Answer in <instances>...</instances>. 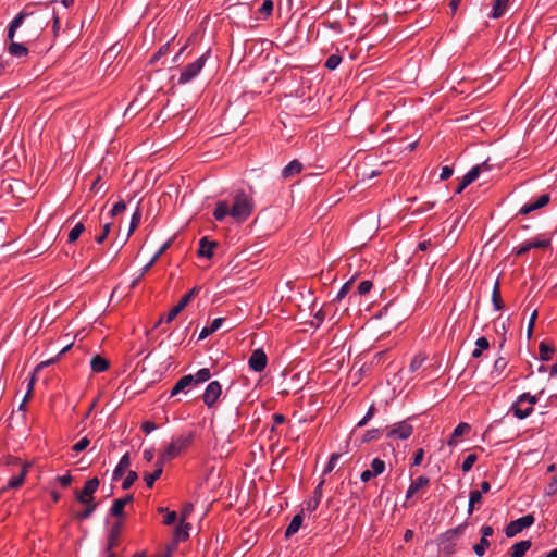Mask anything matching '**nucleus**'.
<instances>
[{
  "mask_svg": "<svg viewBox=\"0 0 557 557\" xmlns=\"http://www.w3.org/2000/svg\"><path fill=\"white\" fill-rule=\"evenodd\" d=\"M50 4L51 3H47L36 11L27 12L24 10L18 13L25 14V20L23 23L24 28L21 33V38L23 40L32 41L37 38L51 20L54 22V30L59 27V17L57 16L54 8L51 9Z\"/></svg>",
  "mask_w": 557,
  "mask_h": 557,
  "instance_id": "nucleus-1",
  "label": "nucleus"
},
{
  "mask_svg": "<svg viewBox=\"0 0 557 557\" xmlns=\"http://www.w3.org/2000/svg\"><path fill=\"white\" fill-rule=\"evenodd\" d=\"M25 20V14H17L8 27V39L10 40V45L8 47V51L11 55L16 58H22L27 55L28 49L24 42H16L14 40L16 30L23 26Z\"/></svg>",
  "mask_w": 557,
  "mask_h": 557,
  "instance_id": "nucleus-2",
  "label": "nucleus"
},
{
  "mask_svg": "<svg viewBox=\"0 0 557 557\" xmlns=\"http://www.w3.org/2000/svg\"><path fill=\"white\" fill-rule=\"evenodd\" d=\"M252 209L251 199L244 191H240L234 198V203L231 207V216L237 222H244L252 213Z\"/></svg>",
  "mask_w": 557,
  "mask_h": 557,
  "instance_id": "nucleus-3",
  "label": "nucleus"
},
{
  "mask_svg": "<svg viewBox=\"0 0 557 557\" xmlns=\"http://www.w3.org/2000/svg\"><path fill=\"white\" fill-rule=\"evenodd\" d=\"M208 58V52L200 55L196 61L187 64L182 69L177 83L181 85L187 84L193 81L202 70Z\"/></svg>",
  "mask_w": 557,
  "mask_h": 557,
  "instance_id": "nucleus-4",
  "label": "nucleus"
},
{
  "mask_svg": "<svg viewBox=\"0 0 557 557\" xmlns=\"http://www.w3.org/2000/svg\"><path fill=\"white\" fill-rule=\"evenodd\" d=\"M191 442V435L189 436H178L176 438H172L171 443L164 448L162 454L165 458L170 460L174 459L183 451Z\"/></svg>",
  "mask_w": 557,
  "mask_h": 557,
  "instance_id": "nucleus-5",
  "label": "nucleus"
},
{
  "mask_svg": "<svg viewBox=\"0 0 557 557\" xmlns=\"http://www.w3.org/2000/svg\"><path fill=\"white\" fill-rule=\"evenodd\" d=\"M535 519L533 515H525L517 520L511 521L505 529L507 537H513L523 529L531 527Z\"/></svg>",
  "mask_w": 557,
  "mask_h": 557,
  "instance_id": "nucleus-6",
  "label": "nucleus"
},
{
  "mask_svg": "<svg viewBox=\"0 0 557 557\" xmlns=\"http://www.w3.org/2000/svg\"><path fill=\"white\" fill-rule=\"evenodd\" d=\"M100 481L98 478L88 480L81 492H76V499L79 503H96L95 492L98 490Z\"/></svg>",
  "mask_w": 557,
  "mask_h": 557,
  "instance_id": "nucleus-7",
  "label": "nucleus"
},
{
  "mask_svg": "<svg viewBox=\"0 0 557 557\" xmlns=\"http://www.w3.org/2000/svg\"><path fill=\"white\" fill-rule=\"evenodd\" d=\"M198 292H199L198 287H194L187 294H185L181 298L178 304L176 306H174L171 309V311L168 313V315L165 318V322L166 323L172 322L177 317V314H180L186 308V306L194 299V297L198 294Z\"/></svg>",
  "mask_w": 557,
  "mask_h": 557,
  "instance_id": "nucleus-8",
  "label": "nucleus"
},
{
  "mask_svg": "<svg viewBox=\"0 0 557 557\" xmlns=\"http://www.w3.org/2000/svg\"><path fill=\"white\" fill-rule=\"evenodd\" d=\"M413 432V428L407 421H401L393 424L387 431V437L407 440Z\"/></svg>",
  "mask_w": 557,
  "mask_h": 557,
  "instance_id": "nucleus-9",
  "label": "nucleus"
},
{
  "mask_svg": "<svg viewBox=\"0 0 557 557\" xmlns=\"http://www.w3.org/2000/svg\"><path fill=\"white\" fill-rule=\"evenodd\" d=\"M222 393V386L218 381H212L208 384L202 398L205 404L210 408L219 399Z\"/></svg>",
  "mask_w": 557,
  "mask_h": 557,
  "instance_id": "nucleus-10",
  "label": "nucleus"
},
{
  "mask_svg": "<svg viewBox=\"0 0 557 557\" xmlns=\"http://www.w3.org/2000/svg\"><path fill=\"white\" fill-rule=\"evenodd\" d=\"M268 363V357L262 349H256L249 357V368L255 372H261L265 369Z\"/></svg>",
  "mask_w": 557,
  "mask_h": 557,
  "instance_id": "nucleus-11",
  "label": "nucleus"
},
{
  "mask_svg": "<svg viewBox=\"0 0 557 557\" xmlns=\"http://www.w3.org/2000/svg\"><path fill=\"white\" fill-rule=\"evenodd\" d=\"M550 200V196L549 194H542L541 196H539L536 198V200L534 201H530L528 203H525L521 209H520V213L521 214H529L530 212L534 211V210H537L540 208H543L544 206H546Z\"/></svg>",
  "mask_w": 557,
  "mask_h": 557,
  "instance_id": "nucleus-12",
  "label": "nucleus"
},
{
  "mask_svg": "<svg viewBox=\"0 0 557 557\" xmlns=\"http://www.w3.org/2000/svg\"><path fill=\"white\" fill-rule=\"evenodd\" d=\"M218 246L215 240H210L208 237H202L199 240L198 256L207 259L212 258L213 249Z\"/></svg>",
  "mask_w": 557,
  "mask_h": 557,
  "instance_id": "nucleus-13",
  "label": "nucleus"
},
{
  "mask_svg": "<svg viewBox=\"0 0 557 557\" xmlns=\"http://www.w3.org/2000/svg\"><path fill=\"white\" fill-rule=\"evenodd\" d=\"M191 385H194L193 374L182 376L171 389L170 397H174L181 392H185Z\"/></svg>",
  "mask_w": 557,
  "mask_h": 557,
  "instance_id": "nucleus-14",
  "label": "nucleus"
},
{
  "mask_svg": "<svg viewBox=\"0 0 557 557\" xmlns=\"http://www.w3.org/2000/svg\"><path fill=\"white\" fill-rule=\"evenodd\" d=\"M430 484V480L426 476H419L416 480H412L407 493L406 498L409 499L413 497L421 488L426 487Z\"/></svg>",
  "mask_w": 557,
  "mask_h": 557,
  "instance_id": "nucleus-15",
  "label": "nucleus"
},
{
  "mask_svg": "<svg viewBox=\"0 0 557 557\" xmlns=\"http://www.w3.org/2000/svg\"><path fill=\"white\" fill-rule=\"evenodd\" d=\"M28 466H23L20 473L17 475L12 476L8 483L2 487L1 492H5L9 488H17L20 487L25 480L27 473Z\"/></svg>",
  "mask_w": 557,
  "mask_h": 557,
  "instance_id": "nucleus-16",
  "label": "nucleus"
},
{
  "mask_svg": "<svg viewBox=\"0 0 557 557\" xmlns=\"http://www.w3.org/2000/svg\"><path fill=\"white\" fill-rule=\"evenodd\" d=\"M532 543L530 540L520 541L515 543L510 549V557H523L525 553L531 548Z\"/></svg>",
  "mask_w": 557,
  "mask_h": 557,
  "instance_id": "nucleus-17",
  "label": "nucleus"
},
{
  "mask_svg": "<svg viewBox=\"0 0 557 557\" xmlns=\"http://www.w3.org/2000/svg\"><path fill=\"white\" fill-rule=\"evenodd\" d=\"M302 170V164L298 160L290 161L283 170L282 176L284 178H290L299 174Z\"/></svg>",
  "mask_w": 557,
  "mask_h": 557,
  "instance_id": "nucleus-18",
  "label": "nucleus"
},
{
  "mask_svg": "<svg viewBox=\"0 0 557 557\" xmlns=\"http://www.w3.org/2000/svg\"><path fill=\"white\" fill-rule=\"evenodd\" d=\"M131 465V458H129V454L126 453L119 461L117 466L115 467L114 471H113V480L116 481L119 480L120 478L123 476V474L125 473L126 469L129 467Z\"/></svg>",
  "mask_w": 557,
  "mask_h": 557,
  "instance_id": "nucleus-19",
  "label": "nucleus"
},
{
  "mask_svg": "<svg viewBox=\"0 0 557 557\" xmlns=\"http://www.w3.org/2000/svg\"><path fill=\"white\" fill-rule=\"evenodd\" d=\"M120 535H121V522H115L112 525V528L110 530L109 537H108V546H107L108 550L113 549L117 545Z\"/></svg>",
  "mask_w": 557,
  "mask_h": 557,
  "instance_id": "nucleus-20",
  "label": "nucleus"
},
{
  "mask_svg": "<svg viewBox=\"0 0 557 557\" xmlns=\"http://www.w3.org/2000/svg\"><path fill=\"white\" fill-rule=\"evenodd\" d=\"M90 367L94 372L101 373L108 370L109 361L100 355H95L90 360Z\"/></svg>",
  "mask_w": 557,
  "mask_h": 557,
  "instance_id": "nucleus-21",
  "label": "nucleus"
},
{
  "mask_svg": "<svg viewBox=\"0 0 557 557\" xmlns=\"http://www.w3.org/2000/svg\"><path fill=\"white\" fill-rule=\"evenodd\" d=\"M470 425L466 422L459 423L453 431L450 438L448 440L447 444L449 446H455L457 444V440L459 436L463 435L465 433L469 432Z\"/></svg>",
  "mask_w": 557,
  "mask_h": 557,
  "instance_id": "nucleus-22",
  "label": "nucleus"
},
{
  "mask_svg": "<svg viewBox=\"0 0 557 557\" xmlns=\"http://www.w3.org/2000/svg\"><path fill=\"white\" fill-rule=\"evenodd\" d=\"M508 3H509V0H495L494 4H493L492 12L490 14V17H492V18L502 17L506 12Z\"/></svg>",
  "mask_w": 557,
  "mask_h": 557,
  "instance_id": "nucleus-23",
  "label": "nucleus"
},
{
  "mask_svg": "<svg viewBox=\"0 0 557 557\" xmlns=\"http://www.w3.org/2000/svg\"><path fill=\"white\" fill-rule=\"evenodd\" d=\"M231 215V207L226 201H219L213 211V216L216 221H222L226 215Z\"/></svg>",
  "mask_w": 557,
  "mask_h": 557,
  "instance_id": "nucleus-24",
  "label": "nucleus"
},
{
  "mask_svg": "<svg viewBox=\"0 0 557 557\" xmlns=\"http://www.w3.org/2000/svg\"><path fill=\"white\" fill-rule=\"evenodd\" d=\"M555 348L545 342H541L539 345L540 359L543 361H549L553 358Z\"/></svg>",
  "mask_w": 557,
  "mask_h": 557,
  "instance_id": "nucleus-25",
  "label": "nucleus"
},
{
  "mask_svg": "<svg viewBox=\"0 0 557 557\" xmlns=\"http://www.w3.org/2000/svg\"><path fill=\"white\" fill-rule=\"evenodd\" d=\"M302 523V515L301 513H297L296 516H294V518L292 519L290 523L288 524L286 531H285V536L286 537H290L292 535H294L295 533L298 532L300 525Z\"/></svg>",
  "mask_w": 557,
  "mask_h": 557,
  "instance_id": "nucleus-26",
  "label": "nucleus"
},
{
  "mask_svg": "<svg viewBox=\"0 0 557 557\" xmlns=\"http://www.w3.org/2000/svg\"><path fill=\"white\" fill-rule=\"evenodd\" d=\"M492 302L496 310H502L504 308V304L500 295V284L498 281L495 282L493 292H492Z\"/></svg>",
  "mask_w": 557,
  "mask_h": 557,
  "instance_id": "nucleus-27",
  "label": "nucleus"
},
{
  "mask_svg": "<svg viewBox=\"0 0 557 557\" xmlns=\"http://www.w3.org/2000/svg\"><path fill=\"white\" fill-rule=\"evenodd\" d=\"M523 404L524 403H520V397H518L517 401L510 408V411L513 412L515 417L520 420L525 419L531 414V410H522Z\"/></svg>",
  "mask_w": 557,
  "mask_h": 557,
  "instance_id": "nucleus-28",
  "label": "nucleus"
},
{
  "mask_svg": "<svg viewBox=\"0 0 557 557\" xmlns=\"http://www.w3.org/2000/svg\"><path fill=\"white\" fill-rule=\"evenodd\" d=\"M81 504L84 505L86 508H85V510L75 513V518L78 520L88 519L98 506L97 503H81Z\"/></svg>",
  "mask_w": 557,
  "mask_h": 557,
  "instance_id": "nucleus-29",
  "label": "nucleus"
},
{
  "mask_svg": "<svg viewBox=\"0 0 557 557\" xmlns=\"http://www.w3.org/2000/svg\"><path fill=\"white\" fill-rule=\"evenodd\" d=\"M188 529L189 524H184V521H181L180 525L174 531V539L176 542L185 541L188 537Z\"/></svg>",
  "mask_w": 557,
  "mask_h": 557,
  "instance_id": "nucleus-30",
  "label": "nucleus"
},
{
  "mask_svg": "<svg viewBox=\"0 0 557 557\" xmlns=\"http://www.w3.org/2000/svg\"><path fill=\"white\" fill-rule=\"evenodd\" d=\"M483 170H488V165L485 162L473 166L468 173L465 174L467 176V181L473 183Z\"/></svg>",
  "mask_w": 557,
  "mask_h": 557,
  "instance_id": "nucleus-31",
  "label": "nucleus"
},
{
  "mask_svg": "<svg viewBox=\"0 0 557 557\" xmlns=\"http://www.w3.org/2000/svg\"><path fill=\"white\" fill-rule=\"evenodd\" d=\"M482 499V494L480 491H471L469 494V505H468V515H472L474 510L475 504L480 503Z\"/></svg>",
  "mask_w": 557,
  "mask_h": 557,
  "instance_id": "nucleus-32",
  "label": "nucleus"
},
{
  "mask_svg": "<svg viewBox=\"0 0 557 557\" xmlns=\"http://www.w3.org/2000/svg\"><path fill=\"white\" fill-rule=\"evenodd\" d=\"M162 475L161 469H156L152 473L145 472L144 480L146 482L147 487L151 488L154 482Z\"/></svg>",
  "mask_w": 557,
  "mask_h": 557,
  "instance_id": "nucleus-33",
  "label": "nucleus"
},
{
  "mask_svg": "<svg viewBox=\"0 0 557 557\" xmlns=\"http://www.w3.org/2000/svg\"><path fill=\"white\" fill-rule=\"evenodd\" d=\"M140 220H141V211H140V208L137 207V209L135 210V212L133 213L132 219H131L127 237H129L131 234L138 227V225L140 224Z\"/></svg>",
  "mask_w": 557,
  "mask_h": 557,
  "instance_id": "nucleus-34",
  "label": "nucleus"
},
{
  "mask_svg": "<svg viewBox=\"0 0 557 557\" xmlns=\"http://www.w3.org/2000/svg\"><path fill=\"white\" fill-rule=\"evenodd\" d=\"M273 12V1L272 0H264L261 7L258 10V13L262 18H268L271 16Z\"/></svg>",
  "mask_w": 557,
  "mask_h": 557,
  "instance_id": "nucleus-35",
  "label": "nucleus"
},
{
  "mask_svg": "<svg viewBox=\"0 0 557 557\" xmlns=\"http://www.w3.org/2000/svg\"><path fill=\"white\" fill-rule=\"evenodd\" d=\"M85 231V226L82 222L77 223L69 233V243H74L78 239L82 233Z\"/></svg>",
  "mask_w": 557,
  "mask_h": 557,
  "instance_id": "nucleus-36",
  "label": "nucleus"
},
{
  "mask_svg": "<svg viewBox=\"0 0 557 557\" xmlns=\"http://www.w3.org/2000/svg\"><path fill=\"white\" fill-rule=\"evenodd\" d=\"M372 474L375 476L382 474L385 470V461L380 458H374L371 462Z\"/></svg>",
  "mask_w": 557,
  "mask_h": 557,
  "instance_id": "nucleus-37",
  "label": "nucleus"
},
{
  "mask_svg": "<svg viewBox=\"0 0 557 557\" xmlns=\"http://www.w3.org/2000/svg\"><path fill=\"white\" fill-rule=\"evenodd\" d=\"M210 370L207 368H202L197 371L194 376V384H199L208 381L210 379Z\"/></svg>",
  "mask_w": 557,
  "mask_h": 557,
  "instance_id": "nucleus-38",
  "label": "nucleus"
},
{
  "mask_svg": "<svg viewBox=\"0 0 557 557\" xmlns=\"http://www.w3.org/2000/svg\"><path fill=\"white\" fill-rule=\"evenodd\" d=\"M491 543L487 539L481 537L480 542L473 546V550L478 556H483Z\"/></svg>",
  "mask_w": 557,
  "mask_h": 557,
  "instance_id": "nucleus-39",
  "label": "nucleus"
},
{
  "mask_svg": "<svg viewBox=\"0 0 557 557\" xmlns=\"http://www.w3.org/2000/svg\"><path fill=\"white\" fill-rule=\"evenodd\" d=\"M342 62V57L339 54H331L325 61V67L329 70H335Z\"/></svg>",
  "mask_w": 557,
  "mask_h": 557,
  "instance_id": "nucleus-40",
  "label": "nucleus"
},
{
  "mask_svg": "<svg viewBox=\"0 0 557 557\" xmlns=\"http://www.w3.org/2000/svg\"><path fill=\"white\" fill-rule=\"evenodd\" d=\"M124 508H125V506L123 505L122 502H120L119 499H114L112 507L110 509V512L114 517H123Z\"/></svg>",
  "mask_w": 557,
  "mask_h": 557,
  "instance_id": "nucleus-41",
  "label": "nucleus"
},
{
  "mask_svg": "<svg viewBox=\"0 0 557 557\" xmlns=\"http://www.w3.org/2000/svg\"><path fill=\"white\" fill-rule=\"evenodd\" d=\"M478 457L475 454H470L466 457V459L463 460L462 462V471L463 472H468L471 470V468L473 467V465L475 463Z\"/></svg>",
  "mask_w": 557,
  "mask_h": 557,
  "instance_id": "nucleus-42",
  "label": "nucleus"
},
{
  "mask_svg": "<svg viewBox=\"0 0 557 557\" xmlns=\"http://www.w3.org/2000/svg\"><path fill=\"white\" fill-rule=\"evenodd\" d=\"M137 479H138V475L135 471H128L126 478L124 479V481L122 483V488L128 490Z\"/></svg>",
  "mask_w": 557,
  "mask_h": 557,
  "instance_id": "nucleus-43",
  "label": "nucleus"
},
{
  "mask_svg": "<svg viewBox=\"0 0 557 557\" xmlns=\"http://www.w3.org/2000/svg\"><path fill=\"white\" fill-rule=\"evenodd\" d=\"M466 528H467V523H462V524L456 527L455 529L448 530L446 532L447 539L453 540L455 536H459V535L463 534Z\"/></svg>",
  "mask_w": 557,
  "mask_h": 557,
  "instance_id": "nucleus-44",
  "label": "nucleus"
},
{
  "mask_svg": "<svg viewBox=\"0 0 557 557\" xmlns=\"http://www.w3.org/2000/svg\"><path fill=\"white\" fill-rule=\"evenodd\" d=\"M110 231H111V223L108 222L106 223L103 226H102V232L100 235H98L95 240L97 244H102L106 238L108 237V235L110 234Z\"/></svg>",
  "mask_w": 557,
  "mask_h": 557,
  "instance_id": "nucleus-45",
  "label": "nucleus"
},
{
  "mask_svg": "<svg viewBox=\"0 0 557 557\" xmlns=\"http://www.w3.org/2000/svg\"><path fill=\"white\" fill-rule=\"evenodd\" d=\"M550 245V239H533L529 242V247L532 248H547Z\"/></svg>",
  "mask_w": 557,
  "mask_h": 557,
  "instance_id": "nucleus-46",
  "label": "nucleus"
},
{
  "mask_svg": "<svg viewBox=\"0 0 557 557\" xmlns=\"http://www.w3.org/2000/svg\"><path fill=\"white\" fill-rule=\"evenodd\" d=\"M89 443L90 441L87 437H83L76 444L73 445L72 449L76 453H81L88 447Z\"/></svg>",
  "mask_w": 557,
  "mask_h": 557,
  "instance_id": "nucleus-47",
  "label": "nucleus"
},
{
  "mask_svg": "<svg viewBox=\"0 0 557 557\" xmlns=\"http://www.w3.org/2000/svg\"><path fill=\"white\" fill-rule=\"evenodd\" d=\"M520 397V403H528L529 406H534L537 403V397L529 393H523Z\"/></svg>",
  "mask_w": 557,
  "mask_h": 557,
  "instance_id": "nucleus-48",
  "label": "nucleus"
},
{
  "mask_svg": "<svg viewBox=\"0 0 557 557\" xmlns=\"http://www.w3.org/2000/svg\"><path fill=\"white\" fill-rule=\"evenodd\" d=\"M374 413H375V407H374V406H371V407L368 409V411H367L366 416H364V417H363V418L358 422L357 426H359V428L364 426V425L368 423V421H369L370 419H372V417L374 416Z\"/></svg>",
  "mask_w": 557,
  "mask_h": 557,
  "instance_id": "nucleus-49",
  "label": "nucleus"
},
{
  "mask_svg": "<svg viewBox=\"0 0 557 557\" xmlns=\"http://www.w3.org/2000/svg\"><path fill=\"white\" fill-rule=\"evenodd\" d=\"M339 458H341L339 454H332V456L330 457V460L324 469V474L331 472L335 468L336 462Z\"/></svg>",
  "mask_w": 557,
  "mask_h": 557,
  "instance_id": "nucleus-50",
  "label": "nucleus"
},
{
  "mask_svg": "<svg viewBox=\"0 0 557 557\" xmlns=\"http://www.w3.org/2000/svg\"><path fill=\"white\" fill-rule=\"evenodd\" d=\"M352 284H354V281H352V280H350V281L346 282V283L342 286V288L339 289V292H338V294H337V297H336V298H337V299H342V298H344V297H345V296L350 292V289H351V287H352Z\"/></svg>",
  "mask_w": 557,
  "mask_h": 557,
  "instance_id": "nucleus-51",
  "label": "nucleus"
},
{
  "mask_svg": "<svg viewBox=\"0 0 557 557\" xmlns=\"http://www.w3.org/2000/svg\"><path fill=\"white\" fill-rule=\"evenodd\" d=\"M372 282L371 281H362L359 285H358V294L359 295H366L368 294L371 288H372Z\"/></svg>",
  "mask_w": 557,
  "mask_h": 557,
  "instance_id": "nucleus-52",
  "label": "nucleus"
},
{
  "mask_svg": "<svg viewBox=\"0 0 557 557\" xmlns=\"http://www.w3.org/2000/svg\"><path fill=\"white\" fill-rule=\"evenodd\" d=\"M380 433H381L380 429H372V430L367 431L366 434L363 435V442H370V441L379 438Z\"/></svg>",
  "mask_w": 557,
  "mask_h": 557,
  "instance_id": "nucleus-53",
  "label": "nucleus"
},
{
  "mask_svg": "<svg viewBox=\"0 0 557 557\" xmlns=\"http://www.w3.org/2000/svg\"><path fill=\"white\" fill-rule=\"evenodd\" d=\"M536 318H537V310H534L532 312L531 317H530V321H529V324H528V330H527L528 338H531V336H532Z\"/></svg>",
  "mask_w": 557,
  "mask_h": 557,
  "instance_id": "nucleus-54",
  "label": "nucleus"
},
{
  "mask_svg": "<svg viewBox=\"0 0 557 557\" xmlns=\"http://www.w3.org/2000/svg\"><path fill=\"white\" fill-rule=\"evenodd\" d=\"M557 493V475H555L552 481L548 483L545 494L550 496Z\"/></svg>",
  "mask_w": 557,
  "mask_h": 557,
  "instance_id": "nucleus-55",
  "label": "nucleus"
},
{
  "mask_svg": "<svg viewBox=\"0 0 557 557\" xmlns=\"http://www.w3.org/2000/svg\"><path fill=\"white\" fill-rule=\"evenodd\" d=\"M125 209H126V203L121 200L113 206L110 214H111V216H115V215L122 213L123 211H125Z\"/></svg>",
  "mask_w": 557,
  "mask_h": 557,
  "instance_id": "nucleus-56",
  "label": "nucleus"
},
{
  "mask_svg": "<svg viewBox=\"0 0 557 557\" xmlns=\"http://www.w3.org/2000/svg\"><path fill=\"white\" fill-rule=\"evenodd\" d=\"M506 366H507V361L505 360V358L499 357L494 362V371L502 372L506 368Z\"/></svg>",
  "mask_w": 557,
  "mask_h": 557,
  "instance_id": "nucleus-57",
  "label": "nucleus"
},
{
  "mask_svg": "<svg viewBox=\"0 0 557 557\" xmlns=\"http://www.w3.org/2000/svg\"><path fill=\"white\" fill-rule=\"evenodd\" d=\"M454 171L450 166L445 165L441 169L440 178L441 181L448 180L453 175Z\"/></svg>",
  "mask_w": 557,
  "mask_h": 557,
  "instance_id": "nucleus-58",
  "label": "nucleus"
},
{
  "mask_svg": "<svg viewBox=\"0 0 557 557\" xmlns=\"http://www.w3.org/2000/svg\"><path fill=\"white\" fill-rule=\"evenodd\" d=\"M169 49H170V44H165V45H163V46L159 49V51H158L157 53H154V55L152 57V59H151V61H150V62H156L157 60H159V58H160L161 55H164V54H166V53H168Z\"/></svg>",
  "mask_w": 557,
  "mask_h": 557,
  "instance_id": "nucleus-59",
  "label": "nucleus"
},
{
  "mask_svg": "<svg viewBox=\"0 0 557 557\" xmlns=\"http://www.w3.org/2000/svg\"><path fill=\"white\" fill-rule=\"evenodd\" d=\"M424 361V358H421L419 356L414 357L412 360H411V363H410V370L411 372H414L417 371L423 363Z\"/></svg>",
  "mask_w": 557,
  "mask_h": 557,
  "instance_id": "nucleus-60",
  "label": "nucleus"
},
{
  "mask_svg": "<svg viewBox=\"0 0 557 557\" xmlns=\"http://www.w3.org/2000/svg\"><path fill=\"white\" fill-rule=\"evenodd\" d=\"M172 244V239H169L168 242H165L160 248L159 250L154 253V256L152 257L153 260L158 261V259L162 256V253L171 246Z\"/></svg>",
  "mask_w": 557,
  "mask_h": 557,
  "instance_id": "nucleus-61",
  "label": "nucleus"
},
{
  "mask_svg": "<svg viewBox=\"0 0 557 557\" xmlns=\"http://www.w3.org/2000/svg\"><path fill=\"white\" fill-rule=\"evenodd\" d=\"M423 457H424V450H423L422 448H419V449L414 453L412 465H413V466H419V465H421V462H422V460H423Z\"/></svg>",
  "mask_w": 557,
  "mask_h": 557,
  "instance_id": "nucleus-62",
  "label": "nucleus"
},
{
  "mask_svg": "<svg viewBox=\"0 0 557 557\" xmlns=\"http://www.w3.org/2000/svg\"><path fill=\"white\" fill-rule=\"evenodd\" d=\"M177 519V515L175 511H168L164 518V524L171 525L173 524Z\"/></svg>",
  "mask_w": 557,
  "mask_h": 557,
  "instance_id": "nucleus-63",
  "label": "nucleus"
},
{
  "mask_svg": "<svg viewBox=\"0 0 557 557\" xmlns=\"http://www.w3.org/2000/svg\"><path fill=\"white\" fill-rule=\"evenodd\" d=\"M224 322V318L214 319L210 324L211 331L216 332L223 325Z\"/></svg>",
  "mask_w": 557,
  "mask_h": 557,
  "instance_id": "nucleus-64",
  "label": "nucleus"
}]
</instances>
